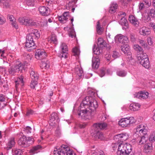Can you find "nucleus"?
Masks as SVG:
<instances>
[{"instance_id":"393cba45","label":"nucleus","mask_w":155,"mask_h":155,"mask_svg":"<svg viewBox=\"0 0 155 155\" xmlns=\"http://www.w3.org/2000/svg\"><path fill=\"white\" fill-rule=\"evenodd\" d=\"M15 142L14 138H12L10 139L7 144V146L5 148L7 150L11 149L12 147L14 146L15 144Z\"/></svg>"},{"instance_id":"423d86ee","label":"nucleus","mask_w":155,"mask_h":155,"mask_svg":"<svg viewBox=\"0 0 155 155\" xmlns=\"http://www.w3.org/2000/svg\"><path fill=\"white\" fill-rule=\"evenodd\" d=\"M18 21L21 24L26 26H32L36 25V23L31 18L27 16L20 17Z\"/></svg>"},{"instance_id":"473e14b6","label":"nucleus","mask_w":155,"mask_h":155,"mask_svg":"<svg viewBox=\"0 0 155 155\" xmlns=\"http://www.w3.org/2000/svg\"><path fill=\"white\" fill-rule=\"evenodd\" d=\"M15 86L16 88L18 87L19 86H21L23 85V78L22 77H20L18 78L17 80L15 81Z\"/></svg>"},{"instance_id":"774afa93","label":"nucleus","mask_w":155,"mask_h":155,"mask_svg":"<svg viewBox=\"0 0 155 155\" xmlns=\"http://www.w3.org/2000/svg\"><path fill=\"white\" fill-rule=\"evenodd\" d=\"M145 3L147 6H149L151 5V2L150 0H145Z\"/></svg>"},{"instance_id":"6e6d98bb","label":"nucleus","mask_w":155,"mask_h":155,"mask_svg":"<svg viewBox=\"0 0 155 155\" xmlns=\"http://www.w3.org/2000/svg\"><path fill=\"white\" fill-rule=\"evenodd\" d=\"M5 19L4 17L1 15H0V25H2L5 22Z\"/></svg>"},{"instance_id":"c9c22d12","label":"nucleus","mask_w":155,"mask_h":155,"mask_svg":"<svg viewBox=\"0 0 155 155\" xmlns=\"http://www.w3.org/2000/svg\"><path fill=\"white\" fill-rule=\"evenodd\" d=\"M40 67L42 68H45V69L48 68L50 67L49 63V62H41L40 64Z\"/></svg>"},{"instance_id":"c03bdc74","label":"nucleus","mask_w":155,"mask_h":155,"mask_svg":"<svg viewBox=\"0 0 155 155\" xmlns=\"http://www.w3.org/2000/svg\"><path fill=\"white\" fill-rule=\"evenodd\" d=\"M38 82L37 80H32L30 84V86L31 89H34L37 85Z\"/></svg>"},{"instance_id":"3c124183","label":"nucleus","mask_w":155,"mask_h":155,"mask_svg":"<svg viewBox=\"0 0 155 155\" xmlns=\"http://www.w3.org/2000/svg\"><path fill=\"white\" fill-rule=\"evenodd\" d=\"M133 48L134 49L137 51H140L142 50V48L138 45H134Z\"/></svg>"},{"instance_id":"4c0bfd02","label":"nucleus","mask_w":155,"mask_h":155,"mask_svg":"<svg viewBox=\"0 0 155 155\" xmlns=\"http://www.w3.org/2000/svg\"><path fill=\"white\" fill-rule=\"evenodd\" d=\"M96 28L97 33L101 35L102 32L103 30L102 27L101 26L99 21H98L97 23Z\"/></svg>"},{"instance_id":"de8ad7c7","label":"nucleus","mask_w":155,"mask_h":155,"mask_svg":"<svg viewBox=\"0 0 155 155\" xmlns=\"http://www.w3.org/2000/svg\"><path fill=\"white\" fill-rule=\"evenodd\" d=\"M73 52L74 55L78 56L80 54V51L78 47H75L73 49Z\"/></svg>"},{"instance_id":"58836bf2","label":"nucleus","mask_w":155,"mask_h":155,"mask_svg":"<svg viewBox=\"0 0 155 155\" xmlns=\"http://www.w3.org/2000/svg\"><path fill=\"white\" fill-rule=\"evenodd\" d=\"M12 152L13 155H21L22 153L21 150L19 149H13Z\"/></svg>"},{"instance_id":"79ce46f5","label":"nucleus","mask_w":155,"mask_h":155,"mask_svg":"<svg viewBox=\"0 0 155 155\" xmlns=\"http://www.w3.org/2000/svg\"><path fill=\"white\" fill-rule=\"evenodd\" d=\"M5 100L4 96L2 94H0V109L3 107V102Z\"/></svg>"},{"instance_id":"49530a36","label":"nucleus","mask_w":155,"mask_h":155,"mask_svg":"<svg viewBox=\"0 0 155 155\" xmlns=\"http://www.w3.org/2000/svg\"><path fill=\"white\" fill-rule=\"evenodd\" d=\"M69 35L70 37H71L72 38H75L76 35L74 30L71 29H70V31H69Z\"/></svg>"},{"instance_id":"37998d69","label":"nucleus","mask_w":155,"mask_h":155,"mask_svg":"<svg viewBox=\"0 0 155 155\" xmlns=\"http://www.w3.org/2000/svg\"><path fill=\"white\" fill-rule=\"evenodd\" d=\"M120 23L121 25L126 26H127L128 25L127 19L124 18H121L120 21Z\"/></svg>"},{"instance_id":"2eb2a0df","label":"nucleus","mask_w":155,"mask_h":155,"mask_svg":"<svg viewBox=\"0 0 155 155\" xmlns=\"http://www.w3.org/2000/svg\"><path fill=\"white\" fill-rule=\"evenodd\" d=\"M30 31V33L27 36L29 37L30 38L38 39L40 37V33L37 30L31 29Z\"/></svg>"},{"instance_id":"5fc2aeb1","label":"nucleus","mask_w":155,"mask_h":155,"mask_svg":"<svg viewBox=\"0 0 155 155\" xmlns=\"http://www.w3.org/2000/svg\"><path fill=\"white\" fill-rule=\"evenodd\" d=\"M130 38L131 41L133 43L135 42L136 41V39L134 37V35L132 34H130Z\"/></svg>"},{"instance_id":"1a4fd4ad","label":"nucleus","mask_w":155,"mask_h":155,"mask_svg":"<svg viewBox=\"0 0 155 155\" xmlns=\"http://www.w3.org/2000/svg\"><path fill=\"white\" fill-rule=\"evenodd\" d=\"M135 120L134 117H130L129 118H126L121 119L119 121L118 124L120 126L125 127L135 123Z\"/></svg>"},{"instance_id":"338daca9","label":"nucleus","mask_w":155,"mask_h":155,"mask_svg":"<svg viewBox=\"0 0 155 155\" xmlns=\"http://www.w3.org/2000/svg\"><path fill=\"white\" fill-rule=\"evenodd\" d=\"M150 26L153 28L155 32V24L154 23L151 22L150 23Z\"/></svg>"},{"instance_id":"5701e85b","label":"nucleus","mask_w":155,"mask_h":155,"mask_svg":"<svg viewBox=\"0 0 155 155\" xmlns=\"http://www.w3.org/2000/svg\"><path fill=\"white\" fill-rule=\"evenodd\" d=\"M129 20L130 22L135 27L138 26L140 22L138 19L133 15H130L129 16Z\"/></svg>"},{"instance_id":"864d4df0","label":"nucleus","mask_w":155,"mask_h":155,"mask_svg":"<svg viewBox=\"0 0 155 155\" xmlns=\"http://www.w3.org/2000/svg\"><path fill=\"white\" fill-rule=\"evenodd\" d=\"M17 64H20L21 66H22L23 67L22 70L25 67L27 66L28 65V62H27L26 61L24 62L23 64L19 62H17Z\"/></svg>"},{"instance_id":"bb28decb","label":"nucleus","mask_w":155,"mask_h":155,"mask_svg":"<svg viewBox=\"0 0 155 155\" xmlns=\"http://www.w3.org/2000/svg\"><path fill=\"white\" fill-rule=\"evenodd\" d=\"M41 147L40 145L33 147L30 150V153L31 154H35L40 151V150L41 149Z\"/></svg>"},{"instance_id":"20e7f679","label":"nucleus","mask_w":155,"mask_h":155,"mask_svg":"<svg viewBox=\"0 0 155 155\" xmlns=\"http://www.w3.org/2000/svg\"><path fill=\"white\" fill-rule=\"evenodd\" d=\"M137 59L139 63L142 65L144 67L148 69L150 67L149 59L147 55L144 53L138 54Z\"/></svg>"},{"instance_id":"a878e982","label":"nucleus","mask_w":155,"mask_h":155,"mask_svg":"<svg viewBox=\"0 0 155 155\" xmlns=\"http://www.w3.org/2000/svg\"><path fill=\"white\" fill-rule=\"evenodd\" d=\"M107 124L104 123H100L95 124L93 125L94 127L101 130L104 129L107 127Z\"/></svg>"},{"instance_id":"0e129e2a","label":"nucleus","mask_w":155,"mask_h":155,"mask_svg":"<svg viewBox=\"0 0 155 155\" xmlns=\"http://www.w3.org/2000/svg\"><path fill=\"white\" fill-rule=\"evenodd\" d=\"M105 58L107 61L111 60V56L109 54H107L105 55Z\"/></svg>"},{"instance_id":"39448f33","label":"nucleus","mask_w":155,"mask_h":155,"mask_svg":"<svg viewBox=\"0 0 155 155\" xmlns=\"http://www.w3.org/2000/svg\"><path fill=\"white\" fill-rule=\"evenodd\" d=\"M33 143V139L30 137L23 136L18 141V145L21 147H25L30 146Z\"/></svg>"},{"instance_id":"6e6552de","label":"nucleus","mask_w":155,"mask_h":155,"mask_svg":"<svg viewBox=\"0 0 155 155\" xmlns=\"http://www.w3.org/2000/svg\"><path fill=\"white\" fill-rule=\"evenodd\" d=\"M147 127L146 125L142 124L138 125L134 130V135L137 134L139 135H145L147 134Z\"/></svg>"},{"instance_id":"f704fd0d","label":"nucleus","mask_w":155,"mask_h":155,"mask_svg":"<svg viewBox=\"0 0 155 155\" xmlns=\"http://www.w3.org/2000/svg\"><path fill=\"white\" fill-rule=\"evenodd\" d=\"M48 41L51 43L56 44L57 42V39L56 36L54 35H52L48 40Z\"/></svg>"},{"instance_id":"4468645a","label":"nucleus","mask_w":155,"mask_h":155,"mask_svg":"<svg viewBox=\"0 0 155 155\" xmlns=\"http://www.w3.org/2000/svg\"><path fill=\"white\" fill-rule=\"evenodd\" d=\"M149 93L145 91H140L136 92L134 94V97L138 98L141 100L147 99L149 95Z\"/></svg>"},{"instance_id":"f3484780","label":"nucleus","mask_w":155,"mask_h":155,"mask_svg":"<svg viewBox=\"0 0 155 155\" xmlns=\"http://www.w3.org/2000/svg\"><path fill=\"white\" fill-rule=\"evenodd\" d=\"M46 53L44 50H38L35 54L36 58L38 60H42L46 58Z\"/></svg>"},{"instance_id":"603ef678","label":"nucleus","mask_w":155,"mask_h":155,"mask_svg":"<svg viewBox=\"0 0 155 155\" xmlns=\"http://www.w3.org/2000/svg\"><path fill=\"white\" fill-rule=\"evenodd\" d=\"M26 2L29 6H33L34 5V0H26Z\"/></svg>"},{"instance_id":"4d7b16f0","label":"nucleus","mask_w":155,"mask_h":155,"mask_svg":"<svg viewBox=\"0 0 155 155\" xmlns=\"http://www.w3.org/2000/svg\"><path fill=\"white\" fill-rule=\"evenodd\" d=\"M149 14L152 17H154L155 15V11L153 9H150L149 11Z\"/></svg>"},{"instance_id":"aec40b11","label":"nucleus","mask_w":155,"mask_h":155,"mask_svg":"<svg viewBox=\"0 0 155 155\" xmlns=\"http://www.w3.org/2000/svg\"><path fill=\"white\" fill-rule=\"evenodd\" d=\"M100 60L98 56H93L92 59V66L94 69H97L99 66Z\"/></svg>"},{"instance_id":"2f4dec72","label":"nucleus","mask_w":155,"mask_h":155,"mask_svg":"<svg viewBox=\"0 0 155 155\" xmlns=\"http://www.w3.org/2000/svg\"><path fill=\"white\" fill-rule=\"evenodd\" d=\"M30 76L32 80H37L38 78V74L37 72H35V71L33 70H31L30 71Z\"/></svg>"},{"instance_id":"9b49d317","label":"nucleus","mask_w":155,"mask_h":155,"mask_svg":"<svg viewBox=\"0 0 155 155\" xmlns=\"http://www.w3.org/2000/svg\"><path fill=\"white\" fill-rule=\"evenodd\" d=\"M129 137L128 134L124 133L115 135L114 137V139L116 142L119 143L120 141L126 140Z\"/></svg>"},{"instance_id":"4be33fe9","label":"nucleus","mask_w":155,"mask_h":155,"mask_svg":"<svg viewBox=\"0 0 155 155\" xmlns=\"http://www.w3.org/2000/svg\"><path fill=\"white\" fill-rule=\"evenodd\" d=\"M153 149L152 144L151 143H146L144 144L143 146V151L146 153L151 152Z\"/></svg>"},{"instance_id":"9d476101","label":"nucleus","mask_w":155,"mask_h":155,"mask_svg":"<svg viewBox=\"0 0 155 155\" xmlns=\"http://www.w3.org/2000/svg\"><path fill=\"white\" fill-rule=\"evenodd\" d=\"M23 67L19 64L17 62L15 64L10 68L8 69V72L12 75H15L19 72H21L22 70Z\"/></svg>"},{"instance_id":"c85d7f7f","label":"nucleus","mask_w":155,"mask_h":155,"mask_svg":"<svg viewBox=\"0 0 155 155\" xmlns=\"http://www.w3.org/2000/svg\"><path fill=\"white\" fill-rule=\"evenodd\" d=\"M106 42L101 38H99L97 40L98 47L102 49L106 46Z\"/></svg>"},{"instance_id":"680f3d73","label":"nucleus","mask_w":155,"mask_h":155,"mask_svg":"<svg viewBox=\"0 0 155 155\" xmlns=\"http://www.w3.org/2000/svg\"><path fill=\"white\" fill-rule=\"evenodd\" d=\"M11 24L12 26L15 28L17 29L18 28V25L17 24L16 22L15 21H13Z\"/></svg>"},{"instance_id":"052dcab7","label":"nucleus","mask_w":155,"mask_h":155,"mask_svg":"<svg viewBox=\"0 0 155 155\" xmlns=\"http://www.w3.org/2000/svg\"><path fill=\"white\" fill-rule=\"evenodd\" d=\"M139 43L141 45L143 46L144 47H145L146 45V44L145 43V42L144 40H139Z\"/></svg>"},{"instance_id":"6ab92c4d","label":"nucleus","mask_w":155,"mask_h":155,"mask_svg":"<svg viewBox=\"0 0 155 155\" xmlns=\"http://www.w3.org/2000/svg\"><path fill=\"white\" fill-rule=\"evenodd\" d=\"M40 14L43 16H47L50 14L48 8L45 6H40L38 8Z\"/></svg>"},{"instance_id":"8fccbe9b","label":"nucleus","mask_w":155,"mask_h":155,"mask_svg":"<svg viewBox=\"0 0 155 155\" xmlns=\"http://www.w3.org/2000/svg\"><path fill=\"white\" fill-rule=\"evenodd\" d=\"M120 56V54L119 53L116 51H114L112 54V57L114 59H116Z\"/></svg>"},{"instance_id":"72a5a7b5","label":"nucleus","mask_w":155,"mask_h":155,"mask_svg":"<svg viewBox=\"0 0 155 155\" xmlns=\"http://www.w3.org/2000/svg\"><path fill=\"white\" fill-rule=\"evenodd\" d=\"M50 118V120L51 122H52L56 120H57V121H59V120L58 119V114L57 113H52L51 114Z\"/></svg>"},{"instance_id":"ddd939ff","label":"nucleus","mask_w":155,"mask_h":155,"mask_svg":"<svg viewBox=\"0 0 155 155\" xmlns=\"http://www.w3.org/2000/svg\"><path fill=\"white\" fill-rule=\"evenodd\" d=\"M60 47L61 52L59 54V57L61 58H67V54L68 51L67 45L64 43H61Z\"/></svg>"},{"instance_id":"cd10ccee","label":"nucleus","mask_w":155,"mask_h":155,"mask_svg":"<svg viewBox=\"0 0 155 155\" xmlns=\"http://www.w3.org/2000/svg\"><path fill=\"white\" fill-rule=\"evenodd\" d=\"M117 7L118 5L117 3L114 2L111 3L109 9V12L111 13L115 12Z\"/></svg>"},{"instance_id":"09e8293b","label":"nucleus","mask_w":155,"mask_h":155,"mask_svg":"<svg viewBox=\"0 0 155 155\" xmlns=\"http://www.w3.org/2000/svg\"><path fill=\"white\" fill-rule=\"evenodd\" d=\"M105 68H102L101 69L99 72V74L101 77L104 76L105 74Z\"/></svg>"},{"instance_id":"f8f14e48","label":"nucleus","mask_w":155,"mask_h":155,"mask_svg":"<svg viewBox=\"0 0 155 155\" xmlns=\"http://www.w3.org/2000/svg\"><path fill=\"white\" fill-rule=\"evenodd\" d=\"M26 42L25 44V48L28 51L32 50L35 48V46L33 39L30 38L27 36Z\"/></svg>"},{"instance_id":"bf43d9fd","label":"nucleus","mask_w":155,"mask_h":155,"mask_svg":"<svg viewBox=\"0 0 155 155\" xmlns=\"http://www.w3.org/2000/svg\"><path fill=\"white\" fill-rule=\"evenodd\" d=\"M147 42L149 45H151L153 44V42L151 37H148L147 39Z\"/></svg>"},{"instance_id":"e2e57ef3","label":"nucleus","mask_w":155,"mask_h":155,"mask_svg":"<svg viewBox=\"0 0 155 155\" xmlns=\"http://www.w3.org/2000/svg\"><path fill=\"white\" fill-rule=\"evenodd\" d=\"M8 18L10 21L12 22L14 21V20L15 19V18L13 15H8Z\"/></svg>"},{"instance_id":"ea45409f","label":"nucleus","mask_w":155,"mask_h":155,"mask_svg":"<svg viewBox=\"0 0 155 155\" xmlns=\"http://www.w3.org/2000/svg\"><path fill=\"white\" fill-rule=\"evenodd\" d=\"M101 49H102L98 47L97 48H95V45H94L93 49V53L96 55H99L101 52L100 50Z\"/></svg>"},{"instance_id":"e433bc0d","label":"nucleus","mask_w":155,"mask_h":155,"mask_svg":"<svg viewBox=\"0 0 155 155\" xmlns=\"http://www.w3.org/2000/svg\"><path fill=\"white\" fill-rule=\"evenodd\" d=\"M127 74V72L123 70H118L117 72V75L120 77H124Z\"/></svg>"},{"instance_id":"7c9ffc66","label":"nucleus","mask_w":155,"mask_h":155,"mask_svg":"<svg viewBox=\"0 0 155 155\" xmlns=\"http://www.w3.org/2000/svg\"><path fill=\"white\" fill-rule=\"evenodd\" d=\"M75 72L79 77L82 76L83 74V71L82 68L80 66L75 68Z\"/></svg>"},{"instance_id":"13d9d810","label":"nucleus","mask_w":155,"mask_h":155,"mask_svg":"<svg viewBox=\"0 0 155 155\" xmlns=\"http://www.w3.org/2000/svg\"><path fill=\"white\" fill-rule=\"evenodd\" d=\"M31 128L30 127L28 126L25 129V132L28 134L30 133H31Z\"/></svg>"},{"instance_id":"69168bd1","label":"nucleus","mask_w":155,"mask_h":155,"mask_svg":"<svg viewBox=\"0 0 155 155\" xmlns=\"http://www.w3.org/2000/svg\"><path fill=\"white\" fill-rule=\"evenodd\" d=\"M144 7V5L143 3H140L139 5V8L140 10L142 9Z\"/></svg>"},{"instance_id":"f03ea898","label":"nucleus","mask_w":155,"mask_h":155,"mask_svg":"<svg viewBox=\"0 0 155 155\" xmlns=\"http://www.w3.org/2000/svg\"><path fill=\"white\" fill-rule=\"evenodd\" d=\"M132 150L131 145L127 143H121L118 146L117 155H129Z\"/></svg>"},{"instance_id":"a211bd4d","label":"nucleus","mask_w":155,"mask_h":155,"mask_svg":"<svg viewBox=\"0 0 155 155\" xmlns=\"http://www.w3.org/2000/svg\"><path fill=\"white\" fill-rule=\"evenodd\" d=\"M121 50L124 54H127V58L130 60L132 59V56L130 51V47L127 44H124L121 47Z\"/></svg>"},{"instance_id":"dca6fc26","label":"nucleus","mask_w":155,"mask_h":155,"mask_svg":"<svg viewBox=\"0 0 155 155\" xmlns=\"http://www.w3.org/2000/svg\"><path fill=\"white\" fill-rule=\"evenodd\" d=\"M115 40L116 41H119L120 43H127L128 42V38L125 36L121 34L116 35L115 37Z\"/></svg>"},{"instance_id":"412c9836","label":"nucleus","mask_w":155,"mask_h":155,"mask_svg":"<svg viewBox=\"0 0 155 155\" xmlns=\"http://www.w3.org/2000/svg\"><path fill=\"white\" fill-rule=\"evenodd\" d=\"M139 32L140 35L143 36H147L150 33V30L146 27H143L140 29Z\"/></svg>"},{"instance_id":"c756f323","label":"nucleus","mask_w":155,"mask_h":155,"mask_svg":"<svg viewBox=\"0 0 155 155\" xmlns=\"http://www.w3.org/2000/svg\"><path fill=\"white\" fill-rule=\"evenodd\" d=\"M140 105L138 103H134L131 104L130 106V109L134 111L139 110L140 107Z\"/></svg>"},{"instance_id":"7ed1b4c3","label":"nucleus","mask_w":155,"mask_h":155,"mask_svg":"<svg viewBox=\"0 0 155 155\" xmlns=\"http://www.w3.org/2000/svg\"><path fill=\"white\" fill-rule=\"evenodd\" d=\"M76 155L75 153L70 150L69 147L67 145H62L61 147H57L54 151V155Z\"/></svg>"},{"instance_id":"f257e3e1","label":"nucleus","mask_w":155,"mask_h":155,"mask_svg":"<svg viewBox=\"0 0 155 155\" xmlns=\"http://www.w3.org/2000/svg\"><path fill=\"white\" fill-rule=\"evenodd\" d=\"M98 104L97 101L91 96L86 97L79 108L78 115L81 117L90 115L96 110Z\"/></svg>"},{"instance_id":"b1692460","label":"nucleus","mask_w":155,"mask_h":155,"mask_svg":"<svg viewBox=\"0 0 155 155\" xmlns=\"http://www.w3.org/2000/svg\"><path fill=\"white\" fill-rule=\"evenodd\" d=\"M69 13L68 12H65L62 15L58 17V19L60 22L62 23L66 22L68 17Z\"/></svg>"},{"instance_id":"a18cd8bd","label":"nucleus","mask_w":155,"mask_h":155,"mask_svg":"<svg viewBox=\"0 0 155 155\" xmlns=\"http://www.w3.org/2000/svg\"><path fill=\"white\" fill-rule=\"evenodd\" d=\"M149 140L151 143H153L155 141V133L151 134L149 137Z\"/></svg>"},{"instance_id":"a19ab883","label":"nucleus","mask_w":155,"mask_h":155,"mask_svg":"<svg viewBox=\"0 0 155 155\" xmlns=\"http://www.w3.org/2000/svg\"><path fill=\"white\" fill-rule=\"evenodd\" d=\"M95 138L101 140L104 139V135L103 134L101 131L97 132L95 135Z\"/></svg>"},{"instance_id":"0eeeda50","label":"nucleus","mask_w":155,"mask_h":155,"mask_svg":"<svg viewBox=\"0 0 155 155\" xmlns=\"http://www.w3.org/2000/svg\"><path fill=\"white\" fill-rule=\"evenodd\" d=\"M147 140V138L144 136H140L138 135L137 137L134 138L131 140V143L133 145H142L146 143Z\"/></svg>"}]
</instances>
